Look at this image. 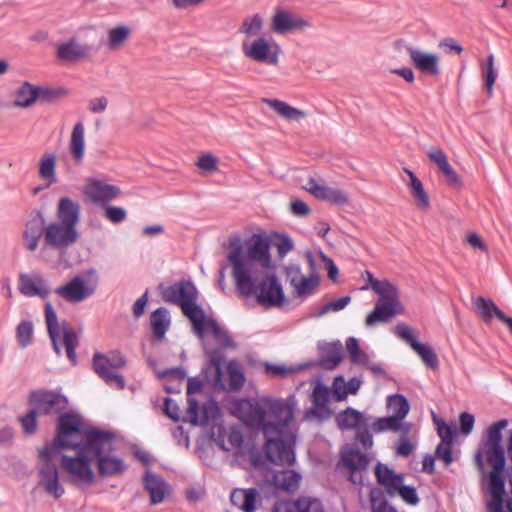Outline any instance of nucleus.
<instances>
[{
	"label": "nucleus",
	"instance_id": "15",
	"mask_svg": "<svg viewBox=\"0 0 512 512\" xmlns=\"http://www.w3.org/2000/svg\"><path fill=\"white\" fill-rule=\"evenodd\" d=\"M394 333L398 338L409 344L426 367L432 370L438 369L439 360L434 349L429 344L419 342L413 328L407 324L399 323L395 326Z\"/></svg>",
	"mask_w": 512,
	"mask_h": 512
},
{
	"label": "nucleus",
	"instance_id": "14",
	"mask_svg": "<svg viewBox=\"0 0 512 512\" xmlns=\"http://www.w3.org/2000/svg\"><path fill=\"white\" fill-rule=\"evenodd\" d=\"M93 369L107 385L122 390L125 381L119 370L126 365L124 356L119 351H110L107 354L95 353L92 361Z\"/></svg>",
	"mask_w": 512,
	"mask_h": 512
},
{
	"label": "nucleus",
	"instance_id": "13",
	"mask_svg": "<svg viewBox=\"0 0 512 512\" xmlns=\"http://www.w3.org/2000/svg\"><path fill=\"white\" fill-rule=\"evenodd\" d=\"M202 382L198 378H190L187 383V418L193 425H207L218 419L220 410L215 401H208L200 406L194 395L201 392Z\"/></svg>",
	"mask_w": 512,
	"mask_h": 512
},
{
	"label": "nucleus",
	"instance_id": "16",
	"mask_svg": "<svg viewBox=\"0 0 512 512\" xmlns=\"http://www.w3.org/2000/svg\"><path fill=\"white\" fill-rule=\"evenodd\" d=\"M78 239L79 232L77 228L56 220L46 224L44 246L47 248L63 252L74 245Z\"/></svg>",
	"mask_w": 512,
	"mask_h": 512
},
{
	"label": "nucleus",
	"instance_id": "21",
	"mask_svg": "<svg viewBox=\"0 0 512 512\" xmlns=\"http://www.w3.org/2000/svg\"><path fill=\"white\" fill-rule=\"evenodd\" d=\"M303 188L316 199L335 205H345L349 200L345 191L327 186L323 180L309 178Z\"/></svg>",
	"mask_w": 512,
	"mask_h": 512
},
{
	"label": "nucleus",
	"instance_id": "12",
	"mask_svg": "<svg viewBox=\"0 0 512 512\" xmlns=\"http://www.w3.org/2000/svg\"><path fill=\"white\" fill-rule=\"evenodd\" d=\"M241 51L245 58L255 63L276 66L279 63L281 47L272 37L259 36L243 38Z\"/></svg>",
	"mask_w": 512,
	"mask_h": 512
},
{
	"label": "nucleus",
	"instance_id": "43",
	"mask_svg": "<svg viewBox=\"0 0 512 512\" xmlns=\"http://www.w3.org/2000/svg\"><path fill=\"white\" fill-rule=\"evenodd\" d=\"M336 421L341 429L360 430L366 428L368 419L363 413L353 408H347L337 415Z\"/></svg>",
	"mask_w": 512,
	"mask_h": 512
},
{
	"label": "nucleus",
	"instance_id": "10",
	"mask_svg": "<svg viewBox=\"0 0 512 512\" xmlns=\"http://www.w3.org/2000/svg\"><path fill=\"white\" fill-rule=\"evenodd\" d=\"M59 449L53 443L39 450V485L50 495L59 498L64 494V488L59 481V473L56 466Z\"/></svg>",
	"mask_w": 512,
	"mask_h": 512
},
{
	"label": "nucleus",
	"instance_id": "57",
	"mask_svg": "<svg viewBox=\"0 0 512 512\" xmlns=\"http://www.w3.org/2000/svg\"><path fill=\"white\" fill-rule=\"evenodd\" d=\"M219 160L211 153H205L198 157L196 166L203 172L213 173L218 170Z\"/></svg>",
	"mask_w": 512,
	"mask_h": 512
},
{
	"label": "nucleus",
	"instance_id": "38",
	"mask_svg": "<svg viewBox=\"0 0 512 512\" xmlns=\"http://www.w3.org/2000/svg\"><path fill=\"white\" fill-rule=\"evenodd\" d=\"M57 160V155L53 152H46L39 158L38 176L46 182L47 187L58 182L56 172Z\"/></svg>",
	"mask_w": 512,
	"mask_h": 512
},
{
	"label": "nucleus",
	"instance_id": "41",
	"mask_svg": "<svg viewBox=\"0 0 512 512\" xmlns=\"http://www.w3.org/2000/svg\"><path fill=\"white\" fill-rule=\"evenodd\" d=\"M231 501L244 512H255L258 502L256 489H235L231 493Z\"/></svg>",
	"mask_w": 512,
	"mask_h": 512
},
{
	"label": "nucleus",
	"instance_id": "48",
	"mask_svg": "<svg viewBox=\"0 0 512 512\" xmlns=\"http://www.w3.org/2000/svg\"><path fill=\"white\" fill-rule=\"evenodd\" d=\"M131 34V29L128 26H116L108 30L106 47L109 50H118L127 41Z\"/></svg>",
	"mask_w": 512,
	"mask_h": 512
},
{
	"label": "nucleus",
	"instance_id": "39",
	"mask_svg": "<svg viewBox=\"0 0 512 512\" xmlns=\"http://www.w3.org/2000/svg\"><path fill=\"white\" fill-rule=\"evenodd\" d=\"M413 424L407 421H399L396 417L388 415L386 417L376 418L371 424V430L374 433L391 432H411Z\"/></svg>",
	"mask_w": 512,
	"mask_h": 512
},
{
	"label": "nucleus",
	"instance_id": "52",
	"mask_svg": "<svg viewBox=\"0 0 512 512\" xmlns=\"http://www.w3.org/2000/svg\"><path fill=\"white\" fill-rule=\"evenodd\" d=\"M16 337L21 347L30 345L33 338V323L28 320L21 321L16 328Z\"/></svg>",
	"mask_w": 512,
	"mask_h": 512
},
{
	"label": "nucleus",
	"instance_id": "35",
	"mask_svg": "<svg viewBox=\"0 0 512 512\" xmlns=\"http://www.w3.org/2000/svg\"><path fill=\"white\" fill-rule=\"evenodd\" d=\"M262 102L268 105L278 116L287 120L299 122L306 118L307 112L291 106L289 103L271 98H263Z\"/></svg>",
	"mask_w": 512,
	"mask_h": 512
},
{
	"label": "nucleus",
	"instance_id": "20",
	"mask_svg": "<svg viewBox=\"0 0 512 512\" xmlns=\"http://www.w3.org/2000/svg\"><path fill=\"white\" fill-rule=\"evenodd\" d=\"M30 406L41 415L59 413L67 406L63 395L51 391H35L29 398Z\"/></svg>",
	"mask_w": 512,
	"mask_h": 512
},
{
	"label": "nucleus",
	"instance_id": "44",
	"mask_svg": "<svg viewBox=\"0 0 512 512\" xmlns=\"http://www.w3.org/2000/svg\"><path fill=\"white\" fill-rule=\"evenodd\" d=\"M301 475L294 470H284L274 474L273 484L277 489L293 493L300 485Z\"/></svg>",
	"mask_w": 512,
	"mask_h": 512
},
{
	"label": "nucleus",
	"instance_id": "30",
	"mask_svg": "<svg viewBox=\"0 0 512 512\" xmlns=\"http://www.w3.org/2000/svg\"><path fill=\"white\" fill-rule=\"evenodd\" d=\"M375 476L377 482L385 489L386 493L391 497L396 496V491L404 482V477L402 474L395 473L387 465L382 463L377 464L375 468Z\"/></svg>",
	"mask_w": 512,
	"mask_h": 512
},
{
	"label": "nucleus",
	"instance_id": "49",
	"mask_svg": "<svg viewBox=\"0 0 512 512\" xmlns=\"http://www.w3.org/2000/svg\"><path fill=\"white\" fill-rule=\"evenodd\" d=\"M319 285V277L316 273H311L308 276H303L294 285V292L297 296L311 295Z\"/></svg>",
	"mask_w": 512,
	"mask_h": 512
},
{
	"label": "nucleus",
	"instance_id": "34",
	"mask_svg": "<svg viewBox=\"0 0 512 512\" xmlns=\"http://www.w3.org/2000/svg\"><path fill=\"white\" fill-rule=\"evenodd\" d=\"M427 155L435 163L446 178V181L453 186L461 187L462 182L459 175L449 164L446 154L440 148H431Z\"/></svg>",
	"mask_w": 512,
	"mask_h": 512
},
{
	"label": "nucleus",
	"instance_id": "28",
	"mask_svg": "<svg viewBox=\"0 0 512 512\" xmlns=\"http://www.w3.org/2000/svg\"><path fill=\"white\" fill-rule=\"evenodd\" d=\"M68 151L75 165H82L86 154L85 125L77 121L71 130Z\"/></svg>",
	"mask_w": 512,
	"mask_h": 512
},
{
	"label": "nucleus",
	"instance_id": "56",
	"mask_svg": "<svg viewBox=\"0 0 512 512\" xmlns=\"http://www.w3.org/2000/svg\"><path fill=\"white\" fill-rule=\"evenodd\" d=\"M41 414L31 407L29 412L21 416L19 421L25 434L32 435L37 429V417Z\"/></svg>",
	"mask_w": 512,
	"mask_h": 512
},
{
	"label": "nucleus",
	"instance_id": "33",
	"mask_svg": "<svg viewBox=\"0 0 512 512\" xmlns=\"http://www.w3.org/2000/svg\"><path fill=\"white\" fill-rule=\"evenodd\" d=\"M472 304L485 322H490L493 317H497L508 327L510 326L512 318L506 316L491 299L482 296L473 297Z\"/></svg>",
	"mask_w": 512,
	"mask_h": 512
},
{
	"label": "nucleus",
	"instance_id": "26",
	"mask_svg": "<svg viewBox=\"0 0 512 512\" xmlns=\"http://www.w3.org/2000/svg\"><path fill=\"white\" fill-rule=\"evenodd\" d=\"M45 230L46 224L41 214L31 217L27 221L23 231L25 248L31 252L35 251L39 246L41 238H43V243L45 244Z\"/></svg>",
	"mask_w": 512,
	"mask_h": 512
},
{
	"label": "nucleus",
	"instance_id": "32",
	"mask_svg": "<svg viewBox=\"0 0 512 512\" xmlns=\"http://www.w3.org/2000/svg\"><path fill=\"white\" fill-rule=\"evenodd\" d=\"M369 459L365 454L353 447H346L341 452V464L351 472L350 480L357 483L355 473L366 469Z\"/></svg>",
	"mask_w": 512,
	"mask_h": 512
},
{
	"label": "nucleus",
	"instance_id": "37",
	"mask_svg": "<svg viewBox=\"0 0 512 512\" xmlns=\"http://www.w3.org/2000/svg\"><path fill=\"white\" fill-rule=\"evenodd\" d=\"M12 97L14 107L30 108L38 101L37 85L24 81L13 91Z\"/></svg>",
	"mask_w": 512,
	"mask_h": 512
},
{
	"label": "nucleus",
	"instance_id": "59",
	"mask_svg": "<svg viewBox=\"0 0 512 512\" xmlns=\"http://www.w3.org/2000/svg\"><path fill=\"white\" fill-rule=\"evenodd\" d=\"M396 496H399L408 505H417L419 497L416 489L413 486L404 485V482L400 488L396 491Z\"/></svg>",
	"mask_w": 512,
	"mask_h": 512
},
{
	"label": "nucleus",
	"instance_id": "24",
	"mask_svg": "<svg viewBox=\"0 0 512 512\" xmlns=\"http://www.w3.org/2000/svg\"><path fill=\"white\" fill-rule=\"evenodd\" d=\"M273 512H324L318 498L302 496L296 500H282L274 505Z\"/></svg>",
	"mask_w": 512,
	"mask_h": 512
},
{
	"label": "nucleus",
	"instance_id": "2",
	"mask_svg": "<svg viewBox=\"0 0 512 512\" xmlns=\"http://www.w3.org/2000/svg\"><path fill=\"white\" fill-rule=\"evenodd\" d=\"M89 425L77 413L60 415L53 445L60 451L58 460L69 480L77 485L90 486L95 481L92 469V446L88 444Z\"/></svg>",
	"mask_w": 512,
	"mask_h": 512
},
{
	"label": "nucleus",
	"instance_id": "50",
	"mask_svg": "<svg viewBox=\"0 0 512 512\" xmlns=\"http://www.w3.org/2000/svg\"><path fill=\"white\" fill-rule=\"evenodd\" d=\"M411 432H400V437L396 446V454L399 456L407 457L416 448V439Z\"/></svg>",
	"mask_w": 512,
	"mask_h": 512
},
{
	"label": "nucleus",
	"instance_id": "11",
	"mask_svg": "<svg viewBox=\"0 0 512 512\" xmlns=\"http://www.w3.org/2000/svg\"><path fill=\"white\" fill-rule=\"evenodd\" d=\"M98 282L99 278L96 270L88 269L57 287L55 293L68 303H80L95 293Z\"/></svg>",
	"mask_w": 512,
	"mask_h": 512
},
{
	"label": "nucleus",
	"instance_id": "55",
	"mask_svg": "<svg viewBox=\"0 0 512 512\" xmlns=\"http://www.w3.org/2000/svg\"><path fill=\"white\" fill-rule=\"evenodd\" d=\"M38 101L51 102L67 94L64 88H49L37 85Z\"/></svg>",
	"mask_w": 512,
	"mask_h": 512
},
{
	"label": "nucleus",
	"instance_id": "19",
	"mask_svg": "<svg viewBox=\"0 0 512 512\" xmlns=\"http://www.w3.org/2000/svg\"><path fill=\"white\" fill-rule=\"evenodd\" d=\"M253 295L256 296L260 304L266 307H280L285 301L280 281L275 275H268L267 273Z\"/></svg>",
	"mask_w": 512,
	"mask_h": 512
},
{
	"label": "nucleus",
	"instance_id": "3",
	"mask_svg": "<svg viewBox=\"0 0 512 512\" xmlns=\"http://www.w3.org/2000/svg\"><path fill=\"white\" fill-rule=\"evenodd\" d=\"M507 419H501L491 424L485 431L479 449L475 453V463L483 472L485 462L491 467L485 486L487 512H511L503 507L505 497V450L502 446V431L507 428Z\"/></svg>",
	"mask_w": 512,
	"mask_h": 512
},
{
	"label": "nucleus",
	"instance_id": "27",
	"mask_svg": "<svg viewBox=\"0 0 512 512\" xmlns=\"http://www.w3.org/2000/svg\"><path fill=\"white\" fill-rule=\"evenodd\" d=\"M90 51V46L73 37L57 45L56 56L61 61L76 62L88 57Z\"/></svg>",
	"mask_w": 512,
	"mask_h": 512
},
{
	"label": "nucleus",
	"instance_id": "63",
	"mask_svg": "<svg viewBox=\"0 0 512 512\" xmlns=\"http://www.w3.org/2000/svg\"><path fill=\"white\" fill-rule=\"evenodd\" d=\"M452 444L453 443L441 442L436 448V458L441 460L446 466L450 465L454 460Z\"/></svg>",
	"mask_w": 512,
	"mask_h": 512
},
{
	"label": "nucleus",
	"instance_id": "1",
	"mask_svg": "<svg viewBox=\"0 0 512 512\" xmlns=\"http://www.w3.org/2000/svg\"><path fill=\"white\" fill-rule=\"evenodd\" d=\"M297 404L294 395L287 398L264 396L257 400L235 398L228 409L245 425L262 432L266 439L265 452L272 463L289 466L295 461Z\"/></svg>",
	"mask_w": 512,
	"mask_h": 512
},
{
	"label": "nucleus",
	"instance_id": "62",
	"mask_svg": "<svg viewBox=\"0 0 512 512\" xmlns=\"http://www.w3.org/2000/svg\"><path fill=\"white\" fill-rule=\"evenodd\" d=\"M274 245L277 248V252L280 257H284L294 247L292 239L285 234L276 235Z\"/></svg>",
	"mask_w": 512,
	"mask_h": 512
},
{
	"label": "nucleus",
	"instance_id": "64",
	"mask_svg": "<svg viewBox=\"0 0 512 512\" xmlns=\"http://www.w3.org/2000/svg\"><path fill=\"white\" fill-rule=\"evenodd\" d=\"M105 217L112 223L123 222L127 217V212L119 206H105Z\"/></svg>",
	"mask_w": 512,
	"mask_h": 512
},
{
	"label": "nucleus",
	"instance_id": "6",
	"mask_svg": "<svg viewBox=\"0 0 512 512\" xmlns=\"http://www.w3.org/2000/svg\"><path fill=\"white\" fill-rule=\"evenodd\" d=\"M202 345L209 362L204 368V373L214 389L222 391L240 390L245 381L242 366L235 360L225 362V358L213 337L202 339Z\"/></svg>",
	"mask_w": 512,
	"mask_h": 512
},
{
	"label": "nucleus",
	"instance_id": "47",
	"mask_svg": "<svg viewBox=\"0 0 512 512\" xmlns=\"http://www.w3.org/2000/svg\"><path fill=\"white\" fill-rule=\"evenodd\" d=\"M151 327L154 335L163 338L170 326V315L167 309L158 308L150 316Z\"/></svg>",
	"mask_w": 512,
	"mask_h": 512
},
{
	"label": "nucleus",
	"instance_id": "29",
	"mask_svg": "<svg viewBox=\"0 0 512 512\" xmlns=\"http://www.w3.org/2000/svg\"><path fill=\"white\" fill-rule=\"evenodd\" d=\"M81 215V208L77 201L64 196L59 198L56 206V221L77 228Z\"/></svg>",
	"mask_w": 512,
	"mask_h": 512
},
{
	"label": "nucleus",
	"instance_id": "5",
	"mask_svg": "<svg viewBox=\"0 0 512 512\" xmlns=\"http://www.w3.org/2000/svg\"><path fill=\"white\" fill-rule=\"evenodd\" d=\"M164 301L177 304L191 321L193 330L200 340L213 337L220 348H235L237 344L213 318L207 316L197 305L198 291L190 281H179L172 285L160 286Z\"/></svg>",
	"mask_w": 512,
	"mask_h": 512
},
{
	"label": "nucleus",
	"instance_id": "8",
	"mask_svg": "<svg viewBox=\"0 0 512 512\" xmlns=\"http://www.w3.org/2000/svg\"><path fill=\"white\" fill-rule=\"evenodd\" d=\"M87 440L92 446L93 458L101 475H118L126 469L123 459L116 452L117 441L114 433L89 426Z\"/></svg>",
	"mask_w": 512,
	"mask_h": 512
},
{
	"label": "nucleus",
	"instance_id": "54",
	"mask_svg": "<svg viewBox=\"0 0 512 512\" xmlns=\"http://www.w3.org/2000/svg\"><path fill=\"white\" fill-rule=\"evenodd\" d=\"M265 373L271 377L283 378L289 374H293L300 369L296 366H285L283 364H264Z\"/></svg>",
	"mask_w": 512,
	"mask_h": 512
},
{
	"label": "nucleus",
	"instance_id": "51",
	"mask_svg": "<svg viewBox=\"0 0 512 512\" xmlns=\"http://www.w3.org/2000/svg\"><path fill=\"white\" fill-rule=\"evenodd\" d=\"M331 416V410L328 405L324 404H313V406L307 409L304 413V418L309 421L323 422L329 419Z\"/></svg>",
	"mask_w": 512,
	"mask_h": 512
},
{
	"label": "nucleus",
	"instance_id": "31",
	"mask_svg": "<svg viewBox=\"0 0 512 512\" xmlns=\"http://www.w3.org/2000/svg\"><path fill=\"white\" fill-rule=\"evenodd\" d=\"M346 350L354 364L366 367L375 374H382L384 372L379 363L372 361L371 356L360 349L358 340L356 338L349 337L347 339Z\"/></svg>",
	"mask_w": 512,
	"mask_h": 512
},
{
	"label": "nucleus",
	"instance_id": "42",
	"mask_svg": "<svg viewBox=\"0 0 512 512\" xmlns=\"http://www.w3.org/2000/svg\"><path fill=\"white\" fill-rule=\"evenodd\" d=\"M320 364L325 369H334L342 360V344L338 342L319 345Z\"/></svg>",
	"mask_w": 512,
	"mask_h": 512
},
{
	"label": "nucleus",
	"instance_id": "9",
	"mask_svg": "<svg viewBox=\"0 0 512 512\" xmlns=\"http://www.w3.org/2000/svg\"><path fill=\"white\" fill-rule=\"evenodd\" d=\"M45 322L55 352L60 355L61 347L65 348L67 358L72 364L76 363L75 348L78 345V333L66 322H58L56 311L51 302L45 303Z\"/></svg>",
	"mask_w": 512,
	"mask_h": 512
},
{
	"label": "nucleus",
	"instance_id": "18",
	"mask_svg": "<svg viewBox=\"0 0 512 512\" xmlns=\"http://www.w3.org/2000/svg\"><path fill=\"white\" fill-rule=\"evenodd\" d=\"M310 27V23L293 11L277 7L270 20V29L278 35L301 31Z\"/></svg>",
	"mask_w": 512,
	"mask_h": 512
},
{
	"label": "nucleus",
	"instance_id": "45",
	"mask_svg": "<svg viewBox=\"0 0 512 512\" xmlns=\"http://www.w3.org/2000/svg\"><path fill=\"white\" fill-rule=\"evenodd\" d=\"M386 408L389 415L396 417L399 421H405L410 411V404L405 396L393 394L387 396Z\"/></svg>",
	"mask_w": 512,
	"mask_h": 512
},
{
	"label": "nucleus",
	"instance_id": "17",
	"mask_svg": "<svg viewBox=\"0 0 512 512\" xmlns=\"http://www.w3.org/2000/svg\"><path fill=\"white\" fill-rule=\"evenodd\" d=\"M82 194L87 203L106 206L120 196L121 190L118 186L109 184L103 179L91 177L85 181Z\"/></svg>",
	"mask_w": 512,
	"mask_h": 512
},
{
	"label": "nucleus",
	"instance_id": "22",
	"mask_svg": "<svg viewBox=\"0 0 512 512\" xmlns=\"http://www.w3.org/2000/svg\"><path fill=\"white\" fill-rule=\"evenodd\" d=\"M211 437L224 451L242 453L243 437L237 427L226 428L222 425H214L211 430Z\"/></svg>",
	"mask_w": 512,
	"mask_h": 512
},
{
	"label": "nucleus",
	"instance_id": "46",
	"mask_svg": "<svg viewBox=\"0 0 512 512\" xmlns=\"http://www.w3.org/2000/svg\"><path fill=\"white\" fill-rule=\"evenodd\" d=\"M264 28V19L259 13L247 16L242 21L239 27V33L244 35V38L254 39L255 37L262 36L261 32Z\"/></svg>",
	"mask_w": 512,
	"mask_h": 512
},
{
	"label": "nucleus",
	"instance_id": "23",
	"mask_svg": "<svg viewBox=\"0 0 512 512\" xmlns=\"http://www.w3.org/2000/svg\"><path fill=\"white\" fill-rule=\"evenodd\" d=\"M407 53L412 65L421 73L429 76L440 74V58L437 54L425 52L415 47H408Z\"/></svg>",
	"mask_w": 512,
	"mask_h": 512
},
{
	"label": "nucleus",
	"instance_id": "25",
	"mask_svg": "<svg viewBox=\"0 0 512 512\" xmlns=\"http://www.w3.org/2000/svg\"><path fill=\"white\" fill-rule=\"evenodd\" d=\"M19 291L27 297L38 296L45 299L50 295L51 289L40 274H21L19 277Z\"/></svg>",
	"mask_w": 512,
	"mask_h": 512
},
{
	"label": "nucleus",
	"instance_id": "7",
	"mask_svg": "<svg viewBox=\"0 0 512 512\" xmlns=\"http://www.w3.org/2000/svg\"><path fill=\"white\" fill-rule=\"evenodd\" d=\"M367 283L361 290L371 289L379 296L373 311L366 318V325L372 326L379 322H387L396 315L404 313L396 285L386 279L377 280L369 271L365 272Z\"/></svg>",
	"mask_w": 512,
	"mask_h": 512
},
{
	"label": "nucleus",
	"instance_id": "4",
	"mask_svg": "<svg viewBox=\"0 0 512 512\" xmlns=\"http://www.w3.org/2000/svg\"><path fill=\"white\" fill-rule=\"evenodd\" d=\"M227 266L237 292L243 297L253 296L266 270L272 268L268 242L255 234L246 248L232 245L227 254Z\"/></svg>",
	"mask_w": 512,
	"mask_h": 512
},
{
	"label": "nucleus",
	"instance_id": "40",
	"mask_svg": "<svg viewBox=\"0 0 512 512\" xmlns=\"http://www.w3.org/2000/svg\"><path fill=\"white\" fill-rule=\"evenodd\" d=\"M144 485L150 494L151 502L154 504L162 502L170 493L169 485L163 479L150 472L145 474Z\"/></svg>",
	"mask_w": 512,
	"mask_h": 512
},
{
	"label": "nucleus",
	"instance_id": "36",
	"mask_svg": "<svg viewBox=\"0 0 512 512\" xmlns=\"http://www.w3.org/2000/svg\"><path fill=\"white\" fill-rule=\"evenodd\" d=\"M403 171L408 176L406 185L410 190L415 205L421 210H427L430 207V200L422 182L410 169L403 168Z\"/></svg>",
	"mask_w": 512,
	"mask_h": 512
},
{
	"label": "nucleus",
	"instance_id": "61",
	"mask_svg": "<svg viewBox=\"0 0 512 512\" xmlns=\"http://www.w3.org/2000/svg\"><path fill=\"white\" fill-rule=\"evenodd\" d=\"M351 301V298L349 296L341 297L337 300L331 301L327 304H325L321 310L317 313L318 316H323L326 313L329 312H338L343 310Z\"/></svg>",
	"mask_w": 512,
	"mask_h": 512
},
{
	"label": "nucleus",
	"instance_id": "53",
	"mask_svg": "<svg viewBox=\"0 0 512 512\" xmlns=\"http://www.w3.org/2000/svg\"><path fill=\"white\" fill-rule=\"evenodd\" d=\"M497 75L498 73L494 66V56L491 54L487 57L485 67L483 68V77L488 93L492 92Z\"/></svg>",
	"mask_w": 512,
	"mask_h": 512
},
{
	"label": "nucleus",
	"instance_id": "60",
	"mask_svg": "<svg viewBox=\"0 0 512 512\" xmlns=\"http://www.w3.org/2000/svg\"><path fill=\"white\" fill-rule=\"evenodd\" d=\"M347 382L344 377L339 375L333 380L331 392L336 401H343L347 398Z\"/></svg>",
	"mask_w": 512,
	"mask_h": 512
},
{
	"label": "nucleus",
	"instance_id": "58",
	"mask_svg": "<svg viewBox=\"0 0 512 512\" xmlns=\"http://www.w3.org/2000/svg\"><path fill=\"white\" fill-rule=\"evenodd\" d=\"M433 421L437 425V433L441 438V442L453 443L455 436L453 427L439 419L435 414H433Z\"/></svg>",
	"mask_w": 512,
	"mask_h": 512
}]
</instances>
